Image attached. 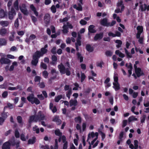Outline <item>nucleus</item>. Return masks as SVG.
<instances>
[{
    "label": "nucleus",
    "instance_id": "obj_1",
    "mask_svg": "<svg viewBox=\"0 0 149 149\" xmlns=\"http://www.w3.org/2000/svg\"><path fill=\"white\" fill-rule=\"evenodd\" d=\"M14 8L12 7L10 10L8 11V16L9 19L12 20L14 16L16 15L15 9L17 11L19 10V2L18 0H16L13 3Z\"/></svg>",
    "mask_w": 149,
    "mask_h": 149
},
{
    "label": "nucleus",
    "instance_id": "obj_2",
    "mask_svg": "<svg viewBox=\"0 0 149 149\" xmlns=\"http://www.w3.org/2000/svg\"><path fill=\"white\" fill-rule=\"evenodd\" d=\"M68 68H65L64 65L62 63L58 65V67L61 74H66V75L69 76L71 74V72L69 68H70V65L69 63L67 62L66 63Z\"/></svg>",
    "mask_w": 149,
    "mask_h": 149
},
{
    "label": "nucleus",
    "instance_id": "obj_3",
    "mask_svg": "<svg viewBox=\"0 0 149 149\" xmlns=\"http://www.w3.org/2000/svg\"><path fill=\"white\" fill-rule=\"evenodd\" d=\"M27 99L29 102H31L32 104L35 103L36 104L38 105L40 103V100L37 97H35L34 94L33 93L27 96Z\"/></svg>",
    "mask_w": 149,
    "mask_h": 149
},
{
    "label": "nucleus",
    "instance_id": "obj_4",
    "mask_svg": "<svg viewBox=\"0 0 149 149\" xmlns=\"http://www.w3.org/2000/svg\"><path fill=\"white\" fill-rule=\"evenodd\" d=\"M36 118L34 122H37V121H43L45 120V116L41 111L38 112L37 114L35 115Z\"/></svg>",
    "mask_w": 149,
    "mask_h": 149
},
{
    "label": "nucleus",
    "instance_id": "obj_5",
    "mask_svg": "<svg viewBox=\"0 0 149 149\" xmlns=\"http://www.w3.org/2000/svg\"><path fill=\"white\" fill-rule=\"evenodd\" d=\"M134 67L135 69V72L138 77H139L141 76L145 75V74L141 70V69L139 68H137L136 65L134 64Z\"/></svg>",
    "mask_w": 149,
    "mask_h": 149
},
{
    "label": "nucleus",
    "instance_id": "obj_6",
    "mask_svg": "<svg viewBox=\"0 0 149 149\" xmlns=\"http://www.w3.org/2000/svg\"><path fill=\"white\" fill-rule=\"evenodd\" d=\"M40 58V57L35 52L32 56L33 60L31 62V64L34 66H36L38 63L39 59Z\"/></svg>",
    "mask_w": 149,
    "mask_h": 149
},
{
    "label": "nucleus",
    "instance_id": "obj_7",
    "mask_svg": "<svg viewBox=\"0 0 149 149\" xmlns=\"http://www.w3.org/2000/svg\"><path fill=\"white\" fill-rule=\"evenodd\" d=\"M98 136V133L97 132H96L95 133L93 132H92L88 134L87 140H89L91 138L92 139H94L93 140H97Z\"/></svg>",
    "mask_w": 149,
    "mask_h": 149
},
{
    "label": "nucleus",
    "instance_id": "obj_8",
    "mask_svg": "<svg viewBox=\"0 0 149 149\" xmlns=\"http://www.w3.org/2000/svg\"><path fill=\"white\" fill-rule=\"evenodd\" d=\"M26 7V6L25 4H22L21 6H19L21 12L25 15H27L29 14Z\"/></svg>",
    "mask_w": 149,
    "mask_h": 149
},
{
    "label": "nucleus",
    "instance_id": "obj_9",
    "mask_svg": "<svg viewBox=\"0 0 149 149\" xmlns=\"http://www.w3.org/2000/svg\"><path fill=\"white\" fill-rule=\"evenodd\" d=\"M47 52L48 50L47 49L42 48L40 49V51H37L35 53L40 57L47 53Z\"/></svg>",
    "mask_w": 149,
    "mask_h": 149
},
{
    "label": "nucleus",
    "instance_id": "obj_10",
    "mask_svg": "<svg viewBox=\"0 0 149 149\" xmlns=\"http://www.w3.org/2000/svg\"><path fill=\"white\" fill-rule=\"evenodd\" d=\"M137 33L136 34V38L138 39L140 38L141 33L143 31V28L142 26H138L136 28Z\"/></svg>",
    "mask_w": 149,
    "mask_h": 149
},
{
    "label": "nucleus",
    "instance_id": "obj_11",
    "mask_svg": "<svg viewBox=\"0 0 149 149\" xmlns=\"http://www.w3.org/2000/svg\"><path fill=\"white\" fill-rule=\"evenodd\" d=\"M11 61L7 58L1 57L0 59V63L1 64H8L10 63Z\"/></svg>",
    "mask_w": 149,
    "mask_h": 149
},
{
    "label": "nucleus",
    "instance_id": "obj_12",
    "mask_svg": "<svg viewBox=\"0 0 149 149\" xmlns=\"http://www.w3.org/2000/svg\"><path fill=\"white\" fill-rule=\"evenodd\" d=\"M146 10H149V5L147 6L146 4H141L140 6L139 10H141V11H145Z\"/></svg>",
    "mask_w": 149,
    "mask_h": 149
},
{
    "label": "nucleus",
    "instance_id": "obj_13",
    "mask_svg": "<svg viewBox=\"0 0 149 149\" xmlns=\"http://www.w3.org/2000/svg\"><path fill=\"white\" fill-rule=\"evenodd\" d=\"M104 33L101 32L100 33H97L95 36L94 40L95 41H97L99 40H101L102 38L103 37Z\"/></svg>",
    "mask_w": 149,
    "mask_h": 149
},
{
    "label": "nucleus",
    "instance_id": "obj_14",
    "mask_svg": "<svg viewBox=\"0 0 149 149\" xmlns=\"http://www.w3.org/2000/svg\"><path fill=\"white\" fill-rule=\"evenodd\" d=\"M50 20V15L48 13L46 14L44 17V21L46 25H48L49 23Z\"/></svg>",
    "mask_w": 149,
    "mask_h": 149
},
{
    "label": "nucleus",
    "instance_id": "obj_15",
    "mask_svg": "<svg viewBox=\"0 0 149 149\" xmlns=\"http://www.w3.org/2000/svg\"><path fill=\"white\" fill-rule=\"evenodd\" d=\"M100 24L104 26H109V22L107 18H105L101 20L100 21Z\"/></svg>",
    "mask_w": 149,
    "mask_h": 149
},
{
    "label": "nucleus",
    "instance_id": "obj_16",
    "mask_svg": "<svg viewBox=\"0 0 149 149\" xmlns=\"http://www.w3.org/2000/svg\"><path fill=\"white\" fill-rule=\"evenodd\" d=\"M10 143L8 141L4 143L2 147V149H10Z\"/></svg>",
    "mask_w": 149,
    "mask_h": 149
},
{
    "label": "nucleus",
    "instance_id": "obj_17",
    "mask_svg": "<svg viewBox=\"0 0 149 149\" xmlns=\"http://www.w3.org/2000/svg\"><path fill=\"white\" fill-rule=\"evenodd\" d=\"M7 17V13L2 9H0V18H3Z\"/></svg>",
    "mask_w": 149,
    "mask_h": 149
},
{
    "label": "nucleus",
    "instance_id": "obj_18",
    "mask_svg": "<svg viewBox=\"0 0 149 149\" xmlns=\"http://www.w3.org/2000/svg\"><path fill=\"white\" fill-rule=\"evenodd\" d=\"M53 121L55 122L57 125L61 124V120L59 119V117L58 116H55L53 119Z\"/></svg>",
    "mask_w": 149,
    "mask_h": 149
},
{
    "label": "nucleus",
    "instance_id": "obj_19",
    "mask_svg": "<svg viewBox=\"0 0 149 149\" xmlns=\"http://www.w3.org/2000/svg\"><path fill=\"white\" fill-rule=\"evenodd\" d=\"M95 26L93 25H90L88 28V32L91 33H95L96 32V31L94 29Z\"/></svg>",
    "mask_w": 149,
    "mask_h": 149
},
{
    "label": "nucleus",
    "instance_id": "obj_20",
    "mask_svg": "<svg viewBox=\"0 0 149 149\" xmlns=\"http://www.w3.org/2000/svg\"><path fill=\"white\" fill-rule=\"evenodd\" d=\"M30 8L31 10L33 12L35 15L37 17L38 15V13L36 11V9L33 4L31 5L30 6Z\"/></svg>",
    "mask_w": 149,
    "mask_h": 149
},
{
    "label": "nucleus",
    "instance_id": "obj_21",
    "mask_svg": "<svg viewBox=\"0 0 149 149\" xmlns=\"http://www.w3.org/2000/svg\"><path fill=\"white\" fill-rule=\"evenodd\" d=\"M70 105V107L73 106H76L78 104V102L77 100H73L71 99L69 101Z\"/></svg>",
    "mask_w": 149,
    "mask_h": 149
},
{
    "label": "nucleus",
    "instance_id": "obj_22",
    "mask_svg": "<svg viewBox=\"0 0 149 149\" xmlns=\"http://www.w3.org/2000/svg\"><path fill=\"white\" fill-rule=\"evenodd\" d=\"M35 118L36 116L35 115L31 116L29 117L28 120V123L29 124V126H31V123L33 121L34 122Z\"/></svg>",
    "mask_w": 149,
    "mask_h": 149
},
{
    "label": "nucleus",
    "instance_id": "obj_23",
    "mask_svg": "<svg viewBox=\"0 0 149 149\" xmlns=\"http://www.w3.org/2000/svg\"><path fill=\"white\" fill-rule=\"evenodd\" d=\"M76 55L77 56V59L78 60H79L80 62H82L84 60V57L81 55V54L79 52H78Z\"/></svg>",
    "mask_w": 149,
    "mask_h": 149
},
{
    "label": "nucleus",
    "instance_id": "obj_24",
    "mask_svg": "<svg viewBox=\"0 0 149 149\" xmlns=\"http://www.w3.org/2000/svg\"><path fill=\"white\" fill-rule=\"evenodd\" d=\"M63 29L62 30V31L63 33L65 34L69 32L68 27L65 24L63 25Z\"/></svg>",
    "mask_w": 149,
    "mask_h": 149
},
{
    "label": "nucleus",
    "instance_id": "obj_25",
    "mask_svg": "<svg viewBox=\"0 0 149 149\" xmlns=\"http://www.w3.org/2000/svg\"><path fill=\"white\" fill-rule=\"evenodd\" d=\"M86 49L89 52H92L94 50V49L92 47H91L90 45L88 44L86 45Z\"/></svg>",
    "mask_w": 149,
    "mask_h": 149
},
{
    "label": "nucleus",
    "instance_id": "obj_26",
    "mask_svg": "<svg viewBox=\"0 0 149 149\" xmlns=\"http://www.w3.org/2000/svg\"><path fill=\"white\" fill-rule=\"evenodd\" d=\"M113 87L115 89L116 91H118L120 89V85L118 83H115L113 82Z\"/></svg>",
    "mask_w": 149,
    "mask_h": 149
},
{
    "label": "nucleus",
    "instance_id": "obj_27",
    "mask_svg": "<svg viewBox=\"0 0 149 149\" xmlns=\"http://www.w3.org/2000/svg\"><path fill=\"white\" fill-rule=\"evenodd\" d=\"M55 134L56 135L58 136L59 137V138L58 140H61L62 133L60 132V130L58 129L55 130Z\"/></svg>",
    "mask_w": 149,
    "mask_h": 149
},
{
    "label": "nucleus",
    "instance_id": "obj_28",
    "mask_svg": "<svg viewBox=\"0 0 149 149\" xmlns=\"http://www.w3.org/2000/svg\"><path fill=\"white\" fill-rule=\"evenodd\" d=\"M7 44V41L4 38H0V46L6 45Z\"/></svg>",
    "mask_w": 149,
    "mask_h": 149
},
{
    "label": "nucleus",
    "instance_id": "obj_29",
    "mask_svg": "<svg viewBox=\"0 0 149 149\" xmlns=\"http://www.w3.org/2000/svg\"><path fill=\"white\" fill-rule=\"evenodd\" d=\"M7 33V30L4 28H3L0 30V34L2 36H4Z\"/></svg>",
    "mask_w": 149,
    "mask_h": 149
},
{
    "label": "nucleus",
    "instance_id": "obj_30",
    "mask_svg": "<svg viewBox=\"0 0 149 149\" xmlns=\"http://www.w3.org/2000/svg\"><path fill=\"white\" fill-rule=\"evenodd\" d=\"M17 63L16 61H14L12 63V65L10 66L9 70L10 71H13L14 69V66H17Z\"/></svg>",
    "mask_w": 149,
    "mask_h": 149
},
{
    "label": "nucleus",
    "instance_id": "obj_31",
    "mask_svg": "<svg viewBox=\"0 0 149 149\" xmlns=\"http://www.w3.org/2000/svg\"><path fill=\"white\" fill-rule=\"evenodd\" d=\"M0 24L3 26H7L9 24V22L7 21H2L0 22Z\"/></svg>",
    "mask_w": 149,
    "mask_h": 149
},
{
    "label": "nucleus",
    "instance_id": "obj_32",
    "mask_svg": "<svg viewBox=\"0 0 149 149\" xmlns=\"http://www.w3.org/2000/svg\"><path fill=\"white\" fill-rule=\"evenodd\" d=\"M72 91L71 88H70L69 90L66 93V95L67 97H68L69 99L70 98V96L72 94Z\"/></svg>",
    "mask_w": 149,
    "mask_h": 149
},
{
    "label": "nucleus",
    "instance_id": "obj_33",
    "mask_svg": "<svg viewBox=\"0 0 149 149\" xmlns=\"http://www.w3.org/2000/svg\"><path fill=\"white\" fill-rule=\"evenodd\" d=\"M138 120V119L135 118L134 116H132L129 117L128 119V122L130 123L132 121H137Z\"/></svg>",
    "mask_w": 149,
    "mask_h": 149
},
{
    "label": "nucleus",
    "instance_id": "obj_34",
    "mask_svg": "<svg viewBox=\"0 0 149 149\" xmlns=\"http://www.w3.org/2000/svg\"><path fill=\"white\" fill-rule=\"evenodd\" d=\"M63 97V96L61 95H58L55 97L54 100L55 102H58Z\"/></svg>",
    "mask_w": 149,
    "mask_h": 149
},
{
    "label": "nucleus",
    "instance_id": "obj_35",
    "mask_svg": "<svg viewBox=\"0 0 149 149\" xmlns=\"http://www.w3.org/2000/svg\"><path fill=\"white\" fill-rule=\"evenodd\" d=\"M33 131H36L37 134H38L39 133V129L36 125H35V126L33 127Z\"/></svg>",
    "mask_w": 149,
    "mask_h": 149
},
{
    "label": "nucleus",
    "instance_id": "obj_36",
    "mask_svg": "<svg viewBox=\"0 0 149 149\" xmlns=\"http://www.w3.org/2000/svg\"><path fill=\"white\" fill-rule=\"evenodd\" d=\"M5 110H3V111L2 113H1V115L2 116V117L4 118L5 120L8 117L7 113H6L4 112Z\"/></svg>",
    "mask_w": 149,
    "mask_h": 149
},
{
    "label": "nucleus",
    "instance_id": "obj_37",
    "mask_svg": "<svg viewBox=\"0 0 149 149\" xmlns=\"http://www.w3.org/2000/svg\"><path fill=\"white\" fill-rule=\"evenodd\" d=\"M105 54L107 56L110 57L112 55L113 53L110 51L107 50L105 52Z\"/></svg>",
    "mask_w": 149,
    "mask_h": 149
},
{
    "label": "nucleus",
    "instance_id": "obj_38",
    "mask_svg": "<svg viewBox=\"0 0 149 149\" xmlns=\"http://www.w3.org/2000/svg\"><path fill=\"white\" fill-rule=\"evenodd\" d=\"M92 89L90 88H88L85 90L84 92V93L86 95H87L90 93V92L92 91Z\"/></svg>",
    "mask_w": 149,
    "mask_h": 149
},
{
    "label": "nucleus",
    "instance_id": "obj_39",
    "mask_svg": "<svg viewBox=\"0 0 149 149\" xmlns=\"http://www.w3.org/2000/svg\"><path fill=\"white\" fill-rule=\"evenodd\" d=\"M13 105L10 103H8L7 104V105L5 106L4 107V110H5V109L6 108H9L10 109H12L13 108Z\"/></svg>",
    "mask_w": 149,
    "mask_h": 149
},
{
    "label": "nucleus",
    "instance_id": "obj_40",
    "mask_svg": "<svg viewBox=\"0 0 149 149\" xmlns=\"http://www.w3.org/2000/svg\"><path fill=\"white\" fill-rule=\"evenodd\" d=\"M48 73L46 70H44L42 72V75L44 78H47L48 76Z\"/></svg>",
    "mask_w": 149,
    "mask_h": 149
},
{
    "label": "nucleus",
    "instance_id": "obj_41",
    "mask_svg": "<svg viewBox=\"0 0 149 149\" xmlns=\"http://www.w3.org/2000/svg\"><path fill=\"white\" fill-rule=\"evenodd\" d=\"M74 120L76 123L79 122L80 123L81 121V118L80 116H78L74 118Z\"/></svg>",
    "mask_w": 149,
    "mask_h": 149
},
{
    "label": "nucleus",
    "instance_id": "obj_42",
    "mask_svg": "<svg viewBox=\"0 0 149 149\" xmlns=\"http://www.w3.org/2000/svg\"><path fill=\"white\" fill-rule=\"evenodd\" d=\"M124 49L127 57L131 58L132 56L130 53L128 52L127 50L125 48Z\"/></svg>",
    "mask_w": 149,
    "mask_h": 149
},
{
    "label": "nucleus",
    "instance_id": "obj_43",
    "mask_svg": "<svg viewBox=\"0 0 149 149\" xmlns=\"http://www.w3.org/2000/svg\"><path fill=\"white\" fill-rule=\"evenodd\" d=\"M146 117V116L145 115H143L141 117V123H144Z\"/></svg>",
    "mask_w": 149,
    "mask_h": 149
},
{
    "label": "nucleus",
    "instance_id": "obj_44",
    "mask_svg": "<svg viewBox=\"0 0 149 149\" xmlns=\"http://www.w3.org/2000/svg\"><path fill=\"white\" fill-rule=\"evenodd\" d=\"M40 66L42 68L45 70H46L47 67V65L42 62L41 63Z\"/></svg>",
    "mask_w": 149,
    "mask_h": 149
},
{
    "label": "nucleus",
    "instance_id": "obj_45",
    "mask_svg": "<svg viewBox=\"0 0 149 149\" xmlns=\"http://www.w3.org/2000/svg\"><path fill=\"white\" fill-rule=\"evenodd\" d=\"M98 131L99 133H100L102 136V139L104 140L105 138V134L102 132L101 130H100V129H98Z\"/></svg>",
    "mask_w": 149,
    "mask_h": 149
},
{
    "label": "nucleus",
    "instance_id": "obj_46",
    "mask_svg": "<svg viewBox=\"0 0 149 149\" xmlns=\"http://www.w3.org/2000/svg\"><path fill=\"white\" fill-rule=\"evenodd\" d=\"M31 19L32 20L33 23L35 24L36 22L37 21V18L34 16L33 15H31Z\"/></svg>",
    "mask_w": 149,
    "mask_h": 149
},
{
    "label": "nucleus",
    "instance_id": "obj_47",
    "mask_svg": "<svg viewBox=\"0 0 149 149\" xmlns=\"http://www.w3.org/2000/svg\"><path fill=\"white\" fill-rule=\"evenodd\" d=\"M63 142L64 143L63 145V149H67L68 147V142L66 141V140H62Z\"/></svg>",
    "mask_w": 149,
    "mask_h": 149
},
{
    "label": "nucleus",
    "instance_id": "obj_48",
    "mask_svg": "<svg viewBox=\"0 0 149 149\" xmlns=\"http://www.w3.org/2000/svg\"><path fill=\"white\" fill-rule=\"evenodd\" d=\"M41 77L40 76H36L34 78V81L35 82H40Z\"/></svg>",
    "mask_w": 149,
    "mask_h": 149
},
{
    "label": "nucleus",
    "instance_id": "obj_49",
    "mask_svg": "<svg viewBox=\"0 0 149 149\" xmlns=\"http://www.w3.org/2000/svg\"><path fill=\"white\" fill-rule=\"evenodd\" d=\"M17 120L18 123L21 124L22 122V118L20 116H18L17 118Z\"/></svg>",
    "mask_w": 149,
    "mask_h": 149
},
{
    "label": "nucleus",
    "instance_id": "obj_50",
    "mask_svg": "<svg viewBox=\"0 0 149 149\" xmlns=\"http://www.w3.org/2000/svg\"><path fill=\"white\" fill-rule=\"evenodd\" d=\"M81 81L82 82L84 81L86 78V76L83 73H81Z\"/></svg>",
    "mask_w": 149,
    "mask_h": 149
},
{
    "label": "nucleus",
    "instance_id": "obj_51",
    "mask_svg": "<svg viewBox=\"0 0 149 149\" xmlns=\"http://www.w3.org/2000/svg\"><path fill=\"white\" fill-rule=\"evenodd\" d=\"M15 135L16 138H19V133L17 130H16L15 131Z\"/></svg>",
    "mask_w": 149,
    "mask_h": 149
},
{
    "label": "nucleus",
    "instance_id": "obj_52",
    "mask_svg": "<svg viewBox=\"0 0 149 149\" xmlns=\"http://www.w3.org/2000/svg\"><path fill=\"white\" fill-rule=\"evenodd\" d=\"M14 26L16 28H17L19 26V20L18 18H17L14 22Z\"/></svg>",
    "mask_w": 149,
    "mask_h": 149
},
{
    "label": "nucleus",
    "instance_id": "obj_53",
    "mask_svg": "<svg viewBox=\"0 0 149 149\" xmlns=\"http://www.w3.org/2000/svg\"><path fill=\"white\" fill-rule=\"evenodd\" d=\"M56 47H53L51 50V52L54 54H56Z\"/></svg>",
    "mask_w": 149,
    "mask_h": 149
},
{
    "label": "nucleus",
    "instance_id": "obj_54",
    "mask_svg": "<svg viewBox=\"0 0 149 149\" xmlns=\"http://www.w3.org/2000/svg\"><path fill=\"white\" fill-rule=\"evenodd\" d=\"M39 86L41 88H44L45 87V85L44 83L43 82L41 83L39 82Z\"/></svg>",
    "mask_w": 149,
    "mask_h": 149
},
{
    "label": "nucleus",
    "instance_id": "obj_55",
    "mask_svg": "<svg viewBox=\"0 0 149 149\" xmlns=\"http://www.w3.org/2000/svg\"><path fill=\"white\" fill-rule=\"evenodd\" d=\"M51 10L52 12L55 13L56 12V9L54 5H53L51 7Z\"/></svg>",
    "mask_w": 149,
    "mask_h": 149
},
{
    "label": "nucleus",
    "instance_id": "obj_56",
    "mask_svg": "<svg viewBox=\"0 0 149 149\" xmlns=\"http://www.w3.org/2000/svg\"><path fill=\"white\" fill-rule=\"evenodd\" d=\"M138 140H134V145L135 146L134 149H137L138 147Z\"/></svg>",
    "mask_w": 149,
    "mask_h": 149
},
{
    "label": "nucleus",
    "instance_id": "obj_57",
    "mask_svg": "<svg viewBox=\"0 0 149 149\" xmlns=\"http://www.w3.org/2000/svg\"><path fill=\"white\" fill-rule=\"evenodd\" d=\"M36 38V36L33 34L31 35L29 37V38L30 40H34Z\"/></svg>",
    "mask_w": 149,
    "mask_h": 149
},
{
    "label": "nucleus",
    "instance_id": "obj_58",
    "mask_svg": "<svg viewBox=\"0 0 149 149\" xmlns=\"http://www.w3.org/2000/svg\"><path fill=\"white\" fill-rule=\"evenodd\" d=\"M8 95V93L7 91H4L2 94V96L3 98H5Z\"/></svg>",
    "mask_w": 149,
    "mask_h": 149
},
{
    "label": "nucleus",
    "instance_id": "obj_59",
    "mask_svg": "<svg viewBox=\"0 0 149 149\" xmlns=\"http://www.w3.org/2000/svg\"><path fill=\"white\" fill-rule=\"evenodd\" d=\"M124 5L123 4V1L122 0H120V1H118L117 4V6L119 7Z\"/></svg>",
    "mask_w": 149,
    "mask_h": 149
},
{
    "label": "nucleus",
    "instance_id": "obj_60",
    "mask_svg": "<svg viewBox=\"0 0 149 149\" xmlns=\"http://www.w3.org/2000/svg\"><path fill=\"white\" fill-rule=\"evenodd\" d=\"M75 45H78V46H81V41L77 40V42L75 43Z\"/></svg>",
    "mask_w": 149,
    "mask_h": 149
},
{
    "label": "nucleus",
    "instance_id": "obj_61",
    "mask_svg": "<svg viewBox=\"0 0 149 149\" xmlns=\"http://www.w3.org/2000/svg\"><path fill=\"white\" fill-rule=\"evenodd\" d=\"M52 59L53 61L56 62L57 61V59L56 56L55 55H53L52 56Z\"/></svg>",
    "mask_w": 149,
    "mask_h": 149
},
{
    "label": "nucleus",
    "instance_id": "obj_62",
    "mask_svg": "<svg viewBox=\"0 0 149 149\" xmlns=\"http://www.w3.org/2000/svg\"><path fill=\"white\" fill-rule=\"evenodd\" d=\"M127 120H124L123 121L122 127H125L127 125Z\"/></svg>",
    "mask_w": 149,
    "mask_h": 149
},
{
    "label": "nucleus",
    "instance_id": "obj_63",
    "mask_svg": "<svg viewBox=\"0 0 149 149\" xmlns=\"http://www.w3.org/2000/svg\"><path fill=\"white\" fill-rule=\"evenodd\" d=\"M87 23L86 21L83 19H81L80 21V23L82 25H85Z\"/></svg>",
    "mask_w": 149,
    "mask_h": 149
},
{
    "label": "nucleus",
    "instance_id": "obj_64",
    "mask_svg": "<svg viewBox=\"0 0 149 149\" xmlns=\"http://www.w3.org/2000/svg\"><path fill=\"white\" fill-rule=\"evenodd\" d=\"M78 6L77 7V10L79 11H81L82 9V7L80 3L78 4Z\"/></svg>",
    "mask_w": 149,
    "mask_h": 149
}]
</instances>
